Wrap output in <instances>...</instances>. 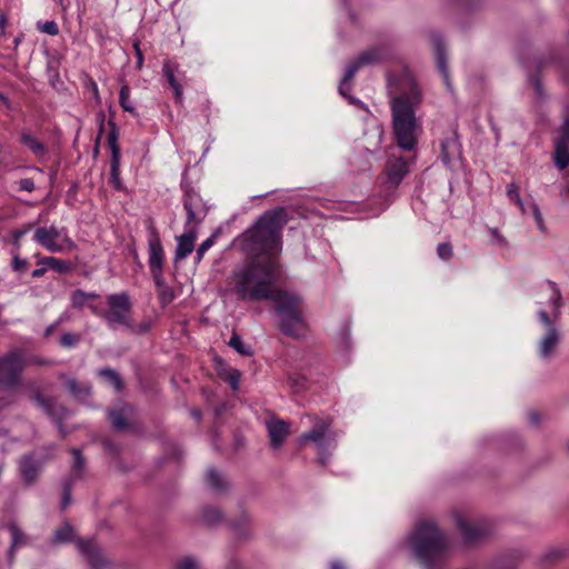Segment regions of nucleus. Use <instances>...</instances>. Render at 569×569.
<instances>
[{
	"label": "nucleus",
	"instance_id": "f257e3e1",
	"mask_svg": "<svg viewBox=\"0 0 569 569\" xmlns=\"http://www.w3.org/2000/svg\"><path fill=\"white\" fill-rule=\"evenodd\" d=\"M278 264L274 258L254 257L234 269L229 278V290L243 301L273 300L281 318V329L288 336H298L303 327L301 300L296 295L277 289Z\"/></svg>",
	"mask_w": 569,
	"mask_h": 569
},
{
	"label": "nucleus",
	"instance_id": "f03ea898",
	"mask_svg": "<svg viewBox=\"0 0 569 569\" xmlns=\"http://www.w3.org/2000/svg\"><path fill=\"white\" fill-rule=\"evenodd\" d=\"M388 88L397 144L403 150L411 151L417 144L420 131L415 110L421 102V92L416 81L408 74L402 76L399 81L389 78Z\"/></svg>",
	"mask_w": 569,
	"mask_h": 569
},
{
	"label": "nucleus",
	"instance_id": "7ed1b4c3",
	"mask_svg": "<svg viewBox=\"0 0 569 569\" xmlns=\"http://www.w3.org/2000/svg\"><path fill=\"white\" fill-rule=\"evenodd\" d=\"M286 223V211L274 209L262 214L257 223L246 230L241 238L243 250L256 257H270L279 250L280 230Z\"/></svg>",
	"mask_w": 569,
	"mask_h": 569
},
{
	"label": "nucleus",
	"instance_id": "20e7f679",
	"mask_svg": "<svg viewBox=\"0 0 569 569\" xmlns=\"http://www.w3.org/2000/svg\"><path fill=\"white\" fill-rule=\"evenodd\" d=\"M406 546L427 569H431L449 550L450 540L433 521L426 520L417 523Z\"/></svg>",
	"mask_w": 569,
	"mask_h": 569
},
{
	"label": "nucleus",
	"instance_id": "39448f33",
	"mask_svg": "<svg viewBox=\"0 0 569 569\" xmlns=\"http://www.w3.org/2000/svg\"><path fill=\"white\" fill-rule=\"evenodd\" d=\"M309 419L312 421V428L302 433L298 438V442L300 446L311 443L317 452L318 462L326 466L337 447L338 435L331 428L330 418L309 417Z\"/></svg>",
	"mask_w": 569,
	"mask_h": 569
},
{
	"label": "nucleus",
	"instance_id": "423d86ee",
	"mask_svg": "<svg viewBox=\"0 0 569 569\" xmlns=\"http://www.w3.org/2000/svg\"><path fill=\"white\" fill-rule=\"evenodd\" d=\"M33 240L52 253H64L76 249V242L64 227H39L34 231Z\"/></svg>",
	"mask_w": 569,
	"mask_h": 569
},
{
	"label": "nucleus",
	"instance_id": "0eeeda50",
	"mask_svg": "<svg viewBox=\"0 0 569 569\" xmlns=\"http://www.w3.org/2000/svg\"><path fill=\"white\" fill-rule=\"evenodd\" d=\"M23 366V358L19 351H12L0 358V395L8 393L10 400H13V393L20 386Z\"/></svg>",
	"mask_w": 569,
	"mask_h": 569
},
{
	"label": "nucleus",
	"instance_id": "6e6552de",
	"mask_svg": "<svg viewBox=\"0 0 569 569\" xmlns=\"http://www.w3.org/2000/svg\"><path fill=\"white\" fill-rule=\"evenodd\" d=\"M537 315L543 328L538 341V355L541 359H550L561 341V332L557 326L558 320H552L545 308L538 309Z\"/></svg>",
	"mask_w": 569,
	"mask_h": 569
},
{
	"label": "nucleus",
	"instance_id": "1a4fd4ad",
	"mask_svg": "<svg viewBox=\"0 0 569 569\" xmlns=\"http://www.w3.org/2000/svg\"><path fill=\"white\" fill-rule=\"evenodd\" d=\"M382 51L377 48H372L362 52L355 61H352L347 67L345 76L339 86V93L342 97L348 98L350 103L362 106V103L358 99L348 96V92L351 89V80L359 70V68L366 64L378 63L382 60Z\"/></svg>",
	"mask_w": 569,
	"mask_h": 569
},
{
	"label": "nucleus",
	"instance_id": "9d476101",
	"mask_svg": "<svg viewBox=\"0 0 569 569\" xmlns=\"http://www.w3.org/2000/svg\"><path fill=\"white\" fill-rule=\"evenodd\" d=\"M108 310L102 313L108 326L117 329L119 326H129L131 302L126 292L113 293L107 297Z\"/></svg>",
	"mask_w": 569,
	"mask_h": 569
},
{
	"label": "nucleus",
	"instance_id": "9b49d317",
	"mask_svg": "<svg viewBox=\"0 0 569 569\" xmlns=\"http://www.w3.org/2000/svg\"><path fill=\"white\" fill-rule=\"evenodd\" d=\"M455 521L467 543H473L491 532V527L486 520H471L462 512L455 513Z\"/></svg>",
	"mask_w": 569,
	"mask_h": 569
},
{
	"label": "nucleus",
	"instance_id": "f8f14e48",
	"mask_svg": "<svg viewBox=\"0 0 569 569\" xmlns=\"http://www.w3.org/2000/svg\"><path fill=\"white\" fill-rule=\"evenodd\" d=\"M539 309L545 308L552 320H559L562 307L561 291L556 282L547 280L539 287Z\"/></svg>",
	"mask_w": 569,
	"mask_h": 569
},
{
	"label": "nucleus",
	"instance_id": "ddd939ff",
	"mask_svg": "<svg viewBox=\"0 0 569 569\" xmlns=\"http://www.w3.org/2000/svg\"><path fill=\"white\" fill-rule=\"evenodd\" d=\"M562 117L559 136L555 141V164L560 170L569 164V106L565 107Z\"/></svg>",
	"mask_w": 569,
	"mask_h": 569
},
{
	"label": "nucleus",
	"instance_id": "4468645a",
	"mask_svg": "<svg viewBox=\"0 0 569 569\" xmlns=\"http://www.w3.org/2000/svg\"><path fill=\"white\" fill-rule=\"evenodd\" d=\"M44 460L43 457L36 453H28L21 457L19 460V472L26 485H32L37 481Z\"/></svg>",
	"mask_w": 569,
	"mask_h": 569
},
{
	"label": "nucleus",
	"instance_id": "2eb2a0df",
	"mask_svg": "<svg viewBox=\"0 0 569 569\" xmlns=\"http://www.w3.org/2000/svg\"><path fill=\"white\" fill-rule=\"evenodd\" d=\"M148 253L150 272L152 277H159L163 268V248L159 236L153 231L148 239Z\"/></svg>",
	"mask_w": 569,
	"mask_h": 569
},
{
	"label": "nucleus",
	"instance_id": "dca6fc26",
	"mask_svg": "<svg viewBox=\"0 0 569 569\" xmlns=\"http://www.w3.org/2000/svg\"><path fill=\"white\" fill-rule=\"evenodd\" d=\"M270 443L273 449L282 446L289 435V423L280 419H270L266 422Z\"/></svg>",
	"mask_w": 569,
	"mask_h": 569
},
{
	"label": "nucleus",
	"instance_id": "f3484780",
	"mask_svg": "<svg viewBox=\"0 0 569 569\" xmlns=\"http://www.w3.org/2000/svg\"><path fill=\"white\" fill-rule=\"evenodd\" d=\"M10 533V547L8 549V561L10 565L16 559V552L19 548H22L29 543V537L18 527L16 522H10L7 526Z\"/></svg>",
	"mask_w": 569,
	"mask_h": 569
},
{
	"label": "nucleus",
	"instance_id": "a211bd4d",
	"mask_svg": "<svg viewBox=\"0 0 569 569\" xmlns=\"http://www.w3.org/2000/svg\"><path fill=\"white\" fill-rule=\"evenodd\" d=\"M76 543L79 551L86 556L92 568L98 569L104 565L100 549L91 540L78 539Z\"/></svg>",
	"mask_w": 569,
	"mask_h": 569
},
{
	"label": "nucleus",
	"instance_id": "6ab92c4d",
	"mask_svg": "<svg viewBox=\"0 0 569 569\" xmlns=\"http://www.w3.org/2000/svg\"><path fill=\"white\" fill-rule=\"evenodd\" d=\"M408 172V162L402 158H397L395 160H389L387 168H386V174L388 183L391 187H397L403 177Z\"/></svg>",
	"mask_w": 569,
	"mask_h": 569
},
{
	"label": "nucleus",
	"instance_id": "aec40b11",
	"mask_svg": "<svg viewBox=\"0 0 569 569\" xmlns=\"http://www.w3.org/2000/svg\"><path fill=\"white\" fill-rule=\"evenodd\" d=\"M108 141L111 149L110 181L116 189L120 190L122 188L120 181V149L117 143V138L113 134L109 136Z\"/></svg>",
	"mask_w": 569,
	"mask_h": 569
},
{
	"label": "nucleus",
	"instance_id": "412c9836",
	"mask_svg": "<svg viewBox=\"0 0 569 569\" xmlns=\"http://www.w3.org/2000/svg\"><path fill=\"white\" fill-rule=\"evenodd\" d=\"M196 238L197 233L193 228L187 229L181 236L177 238V260L187 258L193 251Z\"/></svg>",
	"mask_w": 569,
	"mask_h": 569
},
{
	"label": "nucleus",
	"instance_id": "4be33fe9",
	"mask_svg": "<svg viewBox=\"0 0 569 569\" xmlns=\"http://www.w3.org/2000/svg\"><path fill=\"white\" fill-rule=\"evenodd\" d=\"M184 209L187 211V229L193 228L202 220L203 212L199 208V199L197 196H188L184 200Z\"/></svg>",
	"mask_w": 569,
	"mask_h": 569
},
{
	"label": "nucleus",
	"instance_id": "5701e85b",
	"mask_svg": "<svg viewBox=\"0 0 569 569\" xmlns=\"http://www.w3.org/2000/svg\"><path fill=\"white\" fill-rule=\"evenodd\" d=\"M432 43L435 48V56H436V62L439 71L441 72L443 77V81L448 88H450L449 82V73L447 69V62H446V54H445V47L443 41L440 36L435 34L432 37Z\"/></svg>",
	"mask_w": 569,
	"mask_h": 569
},
{
	"label": "nucleus",
	"instance_id": "b1692460",
	"mask_svg": "<svg viewBox=\"0 0 569 569\" xmlns=\"http://www.w3.org/2000/svg\"><path fill=\"white\" fill-rule=\"evenodd\" d=\"M156 283L157 293L159 296V300L162 305L170 303L173 298V291L172 289L166 283L162 274H159V277H152Z\"/></svg>",
	"mask_w": 569,
	"mask_h": 569
},
{
	"label": "nucleus",
	"instance_id": "393cba45",
	"mask_svg": "<svg viewBox=\"0 0 569 569\" xmlns=\"http://www.w3.org/2000/svg\"><path fill=\"white\" fill-rule=\"evenodd\" d=\"M458 156V144L456 139L449 138L441 142V159L446 166Z\"/></svg>",
	"mask_w": 569,
	"mask_h": 569
},
{
	"label": "nucleus",
	"instance_id": "a878e982",
	"mask_svg": "<svg viewBox=\"0 0 569 569\" xmlns=\"http://www.w3.org/2000/svg\"><path fill=\"white\" fill-rule=\"evenodd\" d=\"M162 71H163V74L167 78L170 87L173 89L177 100L181 101L182 87L180 86V83L178 82V80L174 77V71H176L174 66L170 62H166L162 67Z\"/></svg>",
	"mask_w": 569,
	"mask_h": 569
},
{
	"label": "nucleus",
	"instance_id": "bb28decb",
	"mask_svg": "<svg viewBox=\"0 0 569 569\" xmlns=\"http://www.w3.org/2000/svg\"><path fill=\"white\" fill-rule=\"evenodd\" d=\"M74 539V530L70 523L66 522L63 526L58 528L51 539L52 545H62L70 542Z\"/></svg>",
	"mask_w": 569,
	"mask_h": 569
},
{
	"label": "nucleus",
	"instance_id": "cd10ccee",
	"mask_svg": "<svg viewBox=\"0 0 569 569\" xmlns=\"http://www.w3.org/2000/svg\"><path fill=\"white\" fill-rule=\"evenodd\" d=\"M69 391L79 400H84L90 396L91 387L88 383H80L74 379L67 382Z\"/></svg>",
	"mask_w": 569,
	"mask_h": 569
},
{
	"label": "nucleus",
	"instance_id": "c85d7f7f",
	"mask_svg": "<svg viewBox=\"0 0 569 569\" xmlns=\"http://www.w3.org/2000/svg\"><path fill=\"white\" fill-rule=\"evenodd\" d=\"M119 102L121 108L133 116H137L136 107L130 100V88L128 84H123L119 92Z\"/></svg>",
	"mask_w": 569,
	"mask_h": 569
},
{
	"label": "nucleus",
	"instance_id": "c756f323",
	"mask_svg": "<svg viewBox=\"0 0 569 569\" xmlns=\"http://www.w3.org/2000/svg\"><path fill=\"white\" fill-rule=\"evenodd\" d=\"M506 191L509 200L513 202L523 214H527V208L520 197L519 187L515 182H511L507 184Z\"/></svg>",
	"mask_w": 569,
	"mask_h": 569
},
{
	"label": "nucleus",
	"instance_id": "7c9ffc66",
	"mask_svg": "<svg viewBox=\"0 0 569 569\" xmlns=\"http://www.w3.org/2000/svg\"><path fill=\"white\" fill-rule=\"evenodd\" d=\"M99 376L102 377L109 385H111L116 391H121L123 383L119 375L109 368L99 370Z\"/></svg>",
	"mask_w": 569,
	"mask_h": 569
},
{
	"label": "nucleus",
	"instance_id": "2f4dec72",
	"mask_svg": "<svg viewBox=\"0 0 569 569\" xmlns=\"http://www.w3.org/2000/svg\"><path fill=\"white\" fill-rule=\"evenodd\" d=\"M21 142L27 146L36 156H43L46 152L44 146L27 132L21 134Z\"/></svg>",
	"mask_w": 569,
	"mask_h": 569
},
{
	"label": "nucleus",
	"instance_id": "473e14b6",
	"mask_svg": "<svg viewBox=\"0 0 569 569\" xmlns=\"http://www.w3.org/2000/svg\"><path fill=\"white\" fill-rule=\"evenodd\" d=\"M527 213H530L532 216L538 230L541 233H547V231H548L547 224H546L542 213L536 202H532L529 204V207L527 208Z\"/></svg>",
	"mask_w": 569,
	"mask_h": 569
},
{
	"label": "nucleus",
	"instance_id": "72a5a7b5",
	"mask_svg": "<svg viewBox=\"0 0 569 569\" xmlns=\"http://www.w3.org/2000/svg\"><path fill=\"white\" fill-rule=\"evenodd\" d=\"M206 479H207V483L212 489L220 490L224 486V478H223V476L220 472H218L217 470H214V469H209L207 471Z\"/></svg>",
	"mask_w": 569,
	"mask_h": 569
},
{
	"label": "nucleus",
	"instance_id": "f704fd0d",
	"mask_svg": "<svg viewBox=\"0 0 569 569\" xmlns=\"http://www.w3.org/2000/svg\"><path fill=\"white\" fill-rule=\"evenodd\" d=\"M367 134L369 136L368 139L371 140L368 142V146H367L368 149L370 147H372L373 149H377L381 146L383 129L380 126H378V124L373 126Z\"/></svg>",
	"mask_w": 569,
	"mask_h": 569
},
{
	"label": "nucleus",
	"instance_id": "c9c22d12",
	"mask_svg": "<svg viewBox=\"0 0 569 569\" xmlns=\"http://www.w3.org/2000/svg\"><path fill=\"white\" fill-rule=\"evenodd\" d=\"M48 268H51L58 272H66L69 268L68 263L54 257H46L40 262Z\"/></svg>",
	"mask_w": 569,
	"mask_h": 569
},
{
	"label": "nucleus",
	"instance_id": "e433bc0d",
	"mask_svg": "<svg viewBox=\"0 0 569 569\" xmlns=\"http://www.w3.org/2000/svg\"><path fill=\"white\" fill-rule=\"evenodd\" d=\"M109 418L114 429L123 430L127 427L124 416L121 411H111Z\"/></svg>",
	"mask_w": 569,
	"mask_h": 569
},
{
	"label": "nucleus",
	"instance_id": "4c0bfd02",
	"mask_svg": "<svg viewBox=\"0 0 569 569\" xmlns=\"http://www.w3.org/2000/svg\"><path fill=\"white\" fill-rule=\"evenodd\" d=\"M229 345H230V347L236 349L241 355L248 356L251 353L250 348L244 346V343L242 342V340L240 339L239 336L233 335L230 338Z\"/></svg>",
	"mask_w": 569,
	"mask_h": 569
},
{
	"label": "nucleus",
	"instance_id": "58836bf2",
	"mask_svg": "<svg viewBox=\"0 0 569 569\" xmlns=\"http://www.w3.org/2000/svg\"><path fill=\"white\" fill-rule=\"evenodd\" d=\"M221 518V512L216 508H207L203 512V520L209 525L217 523Z\"/></svg>",
	"mask_w": 569,
	"mask_h": 569
},
{
	"label": "nucleus",
	"instance_id": "ea45409f",
	"mask_svg": "<svg viewBox=\"0 0 569 569\" xmlns=\"http://www.w3.org/2000/svg\"><path fill=\"white\" fill-rule=\"evenodd\" d=\"M96 295L77 290L72 295V302L76 307H82L88 299L94 298Z\"/></svg>",
	"mask_w": 569,
	"mask_h": 569
},
{
	"label": "nucleus",
	"instance_id": "a19ab883",
	"mask_svg": "<svg viewBox=\"0 0 569 569\" xmlns=\"http://www.w3.org/2000/svg\"><path fill=\"white\" fill-rule=\"evenodd\" d=\"M38 29L47 34L56 36L59 33V27L54 21L38 22Z\"/></svg>",
	"mask_w": 569,
	"mask_h": 569
},
{
	"label": "nucleus",
	"instance_id": "79ce46f5",
	"mask_svg": "<svg viewBox=\"0 0 569 569\" xmlns=\"http://www.w3.org/2000/svg\"><path fill=\"white\" fill-rule=\"evenodd\" d=\"M176 569H200V565L194 558L184 557L178 561Z\"/></svg>",
	"mask_w": 569,
	"mask_h": 569
},
{
	"label": "nucleus",
	"instance_id": "37998d69",
	"mask_svg": "<svg viewBox=\"0 0 569 569\" xmlns=\"http://www.w3.org/2000/svg\"><path fill=\"white\" fill-rule=\"evenodd\" d=\"M213 243H214V236H211L201 242V244L197 249V256H196L197 261H200L203 258L204 253L213 246Z\"/></svg>",
	"mask_w": 569,
	"mask_h": 569
},
{
	"label": "nucleus",
	"instance_id": "c03bdc74",
	"mask_svg": "<svg viewBox=\"0 0 569 569\" xmlns=\"http://www.w3.org/2000/svg\"><path fill=\"white\" fill-rule=\"evenodd\" d=\"M79 340L80 337L78 335L67 332L61 337L60 343L66 348H71L74 347L79 342Z\"/></svg>",
	"mask_w": 569,
	"mask_h": 569
},
{
	"label": "nucleus",
	"instance_id": "a18cd8bd",
	"mask_svg": "<svg viewBox=\"0 0 569 569\" xmlns=\"http://www.w3.org/2000/svg\"><path fill=\"white\" fill-rule=\"evenodd\" d=\"M437 251H438V256L442 260H447V259H449L452 256V248L448 243L439 244Z\"/></svg>",
	"mask_w": 569,
	"mask_h": 569
},
{
	"label": "nucleus",
	"instance_id": "49530a36",
	"mask_svg": "<svg viewBox=\"0 0 569 569\" xmlns=\"http://www.w3.org/2000/svg\"><path fill=\"white\" fill-rule=\"evenodd\" d=\"M226 380L229 382V385L231 386V388L233 390H237L238 387H239V380H240V373L238 370H232L228 373V376L226 377Z\"/></svg>",
	"mask_w": 569,
	"mask_h": 569
},
{
	"label": "nucleus",
	"instance_id": "de8ad7c7",
	"mask_svg": "<svg viewBox=\"0 0 569 569\" xmlns=\"http://www.w3.org/2000/svg\"><path fill=\"white\" fill-rule=\"evenodd\" d=\"M72 455H73V468L76 470H81L82 467L84 466V460H83L80 451L77 449H73Z\"/></svg>",
	"mask_w": 569,
	"mask_h": 569
},
{
	"label": "nucleus",
	"instance_id": "09e8293b",
	"mask_svg": "<svg viewBox=\"0 0 569 569\" xmlns=\"http://www.w3.org/2000/svg\"><path fill=\"white\" fill-rule=\"evenodd\" d=\"M20 190L31 192L34 190V182L30 178H24L19 181Z\"/></svg>",
	"mask_w": 569,
	"mask_h": 569
},
{
	"label": "nucleus",
	"instance_id": "8fccbe9b",
	"mask_svg": "<svg viewBox=\"0 0 569 569\" xmlns=\"http://www.w3.org/2000/svg\"><path fill=\"white\" fill-rule=\"evenodd\" d=\"M12 267L16 271H22L27 267V261L23 259H20L19 257H14L12 260Z\"/></svg>",
	"mask_w": 569,
	"mask_h": 569
},
{
	"label": "nucleus",
	"instance_id": "3c124183",
	"mask_svg": "<svg viewBox=\"0 0 569 569\" xmlns=\"http://www.w3.org/2000/svg\"><path fill=\"white\" fill-rule=\"evenodd\" d=\"M490 232L492 234L493 241L497 244H499V246H505L506 244L505 238L498 232L497 229H491Z\"/></svg>",
	"mask_w": 569,
	"mask_h": 569
},
{
	"label": "nucleus",
	"instance_id": "603ef678",
	"mask_svg": "<svg viewBox=\"0 0 569 569\" xmlns=\"http://www.w3.org/2000/svg\"><path fill=\"white\" fill-rule=\"evenodd\" d=\"M133 47H134L136 54H137V63H138V67L140 68L142 66V62H143V56H142V52L140 50V47H139L138 42H134Z\"/></svg>",
	"mask_w": 569,
	"mask_h": 569
},
{
	"label": "nucleus",
	"instance_id": "864d4df0",
	"mask_svg": "<svg viewBox=\"0 0 569 569\" xmlns=\"http://www.w3.org/2000/svg\"><path fill=\"white\" fill-rule=\"evenodd\" d=\"M531 82H532V86L535 88V91H536L537 96L541 97L542 96V87H541V83H540L539 79L533 78L531 80Z\"/></svg>",
	"mask_w": 569,
	"mask_h": 569
},
{
	"label": "nucleus",
	"instance_id": "5fc2aeb1",
	"mask_svg": "<svg viewBox=\"0 0 569 569\" xmlns=\"http://www.w3.org/2000/svg\"><path fill=\"white\" fill-rule=\"evenodd\" d=\"M60 322H61V318L58 319L54 323H52L49 327H47V329L44 331V336L46 337L51 336L53 333V331L56 330V328L59 326Z\"/></svg>",
	"mask_w": 569,
	"mask_h": 569
},
{
	"label": "nucleus",
	"instance_id": "6e6d98bb",
	"mask_svg": "<svg viewBox=\"0 0 569 569\" xmlns=\"http://www.w3.org/2000/svg\"><path fill=\"white\" fill-rule=\"evenodd\" d=\"M567 182L566 186L561 190V196L566 199H569V173L566 177Z\"/></svg>",
	"mask_w": 569,
	"mask_h": 569
},
{
	"label": "nucleus",
	"instance_id": "4d7b16f0",
	"mask_svg": "<svg viewBox=\"0 0 569 569\" xmlns=\"http://www.w3.org/2000/svg\"><path fill=\"white\" fill-rule=\"evenodd\" d=\"M226 569H241V566L237 559L229 560Z\"/></svg>",
	"mask_w": 569,
	"mask_h": 569
},
{
	"label": "nucleus",
	"instance_id": "13d9d810",
	"mask_svg": "<svg viewBox=\"0 0 569 569\" xmlns=\"http://www.w3.org/2000/svg\"><path fill=\"white\" fill-rule=\"evenodd\" d=\"M70 502V491L68 489L64 490V496H63V499H62V508H67V506L69 505Z\"/></svg>",
	"mask_w": 569,
	"mask_h": 569
},
{
	"label": "nucleus",
	"instance_id": "bf43d9fd",
	"mask_svg": "<svg viewBox=\"0 0 569 569\" xmlns=\"http://www.w3.org/2000/svg\"><path fill=\"white\" fill-rule=\"evenodd\" d=\"M44 271H46L44 268L34 269L32 271V277L33 278H40V277H42L44 274Z\"/></svg>",
	"mask_w": 569,
	"mask_h": 569
},
{
	"label": "nucleus",
	"instance_id": "052dcab7",
	"mask_svg": "<svg viewBox=\"0 0 569 569\" xmlns=\"http://www.w3.org/2000/svg\"><path fill=\"white\" fill-rule=\"evenodd\" d=\"M330 569H346L345 565L340 561H332L330 563Z\"/></svg>",
	"mask_w": 569,
	"mask_h": 569
},
{
	"label": "nucleus",
	"instance_id": "680f3d73",
	"mask_svg": "<svg viewBox=\"0 0 569 569\" xmlns=\"http://www.w3.org/2000/svg\"><path fill=\"white\" fill-rule=\"evenodd\" d=\"M192 417H193L194 419L199 420V419L201 418V412H200V411H198V410H194V411H192Z\"/></svg>",
	"mask_w": 569,
	"mask_h": 569
},
{
	"label": "nucleus",
	"instance_id": "e2e57ef3",
	"mask_svg": "<svg viewBox=\"0 0 569 569\" xmlns=\"http://www.w3.org/2000/svg\"><path fill=\"white\" fill-rule=\"evenodd\" d=\"M92 89H93V92H94V96H96V99L98 100L99 99V94H98V87L94 82H92Z\"/></svg>",
	"mask_w": 569,
	"mask_h": 569
},
{
	"label": "nucleus",
	"instance_id": "0e129e2a",
	"mask_svg": "<svg viewBox=\"0 0 569 569\" xmlns=\"http://www.w3.org/2000/svg\"><path fill=\"white\" fill-rule=\"evenodd\" d=\"M24 233H26V231H18L16 233V240L18 241Z\"/></svg>",
	"mask_w": 569,
	"mask_h": 569
},
{
	"label": "nucleus",
	"instance_id": "69168bd1",
	"mask_svg": "<svg viewBox=\"0 0 569 569\" xmlns=\"http://www.w3.org/2000/svg\"><path fill=\"white\" fill-rule=\"evenodd\" d=\"M6 17L4 16H1L0 17V26H3L6 23Z\"/></svg>",
	"mask_w": 569,
	"mask_h": 569
}]
</instances>
